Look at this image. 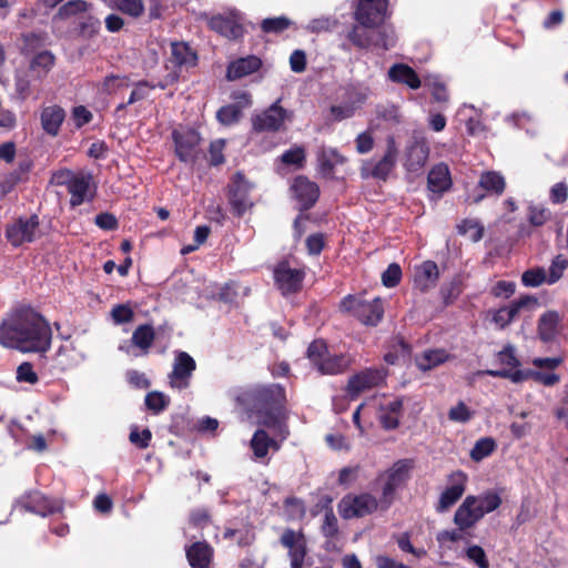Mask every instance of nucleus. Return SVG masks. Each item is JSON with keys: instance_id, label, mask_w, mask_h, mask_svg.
<instances>
[{"instance_id": "obj_24", "label": "nucleus", "mask_w": 568, "mask_h": 568, "mask_svg": "<svg viewBox=\"0 0 568 568\" xmlns=\"http://www.w3.org/2000/svg\"><path fill=\"white\" fill-rule=\"evenodd\" d=\"M347 162L346 156L335 148L321 146L316 152L317 172L325 179H333L336 165Z\"/></svg>"}, {"instance_id": "obj_27", "label": "nucleus", "mask_w": 568, "mask_h": 568, "mask_svg": "<svg viewBox=\"0 0 568 568\" xmlns=\"http://www.w3.org/2000/svg\"><path fill=\"white\" fill-rule=\"evenodd\" d=\"M439 270L434 261H424L415 267L414 286L422 293H426L437 285Z\"/></svg>"}, {"instance_id": "obj_1", "label": "nucleus", "mask_w": 568, "mask_h": 568, "mask_svg": "<svg viewBox=\"0 0 568 568\" xmlns=\"http://www.w3.org/2000/svg\"><path fill=\"white\" fill-rule=\"evenodd\" d=\"M52 331L47 320L31 308L17 311L0 325V344L23 353H45Z\"/></svg>"}, {"instance_id": "obj_39", "label": "nucleus", "mask_w": 568, "mask_h": 568, "mask_svg": "<svg viewBox=\"0 0 568 568\" xmlns=\"http://www.w3.org/2000/svg\"><path fill=\"white\" fill-rule=\"evenodd\" d=\"M374 28H365L354 24L346 33V39L356 48L368 50L372 48V34Z\"/></svg>"}, {"instance_id": "obj_11", "label": "nucleus", "mask_w": 568, "mask_h": 568, "mask_svg": "<svg viewBox=\"0 0 568 568\" xmlns=\"http://www.w3.org/2000/svg\"><path fill=\"white\" fill-rule=\"evenodd\" d=\"M58 185H65L70 197V205L77 207L88 199L87 194L92 180L91 174H75L70 170L60 171L53 175Z\"/></svg>"}, {"instance_id": "obj_37", "label": "nucleus", "mask_w": 568, "mask_h": 568, "mask_svg": "<svg viewBox=\"0 0 568 568\" xmlns=\"http://www.w3.org/2000/svg\"><path fill=\"white\" fill-rule=\"evenodd\" d=\"M478 186L485 190L487 193L499 196L506 189V181L499 172L486 171L481 173L478 181Z\"/></svg>"}, {"instance_id": "obj_50", "label": "nucleus", "mask_w": 568, "mask_h": 568, "mask_svg": "<svg viewBox=\"0 0 568 568\" xmlns=\"http://www.w3.org/2000/svg\"><path fill=\"white\" fill-rule=\"evenodd\" d=\"M396 39L394 32L387 29H373L372 47L389 50L395 47Z\"/></svg>"}, {"instance_id": "obj_41", "label": "nucleus", "mask_w": 568, "mask_h": 568, "mask_svg": "<svg viewBox=\"0 0 568 568\" xmlns=\"http://www.w3.org/2000/svg\"><path fill=\"white\" fill-rule=\"evenodd\" d=\"M464 290L463 278L460 275H455L448 283H445L440 287V296L443 303L448 306L453 304Z\"/></svg>"}, {"instance_id": "obj_4", "label": "nucleus", "mask_w": 568, "mask_h": 568, "mask_svg": "<svg viewBox=\"0 0 568 568\" xmlns=\"http://www.w3.org/2000/svg\"><path fill=\"white\" fill-rule=\"evenodd\" d=\"M197 62V52L189 43L184 41H172L170 55L164 64L165 74L159 80V88L164 90L175 84L180 80L182 72L195 68Z\"/></svg>"}, {"instance_id": "obj_62", "label": "nucleus", "mask_w": 568, "mask_h": 568, "mask_svg": "<svg viewBox=\"0 0 568 568\" xmlns=\"http://www.w3.org/2000/svg\"><path fill=\"white\" fill-rule=\"evenodd\" d=\"M16 378L19 383H28L31 385H34L39 381V376L34 372L33 365L29 362H23L18 366Z\"/></svg>"}, {"instance_id": "obj_32", "label": "nucleus", "mask_w": 568, "mask_h": 568, "mask_svg": "<svg viewBox=\"0 0 568 568\" xmlns=\"http://www.w3.org/2000/svg\"><path fill=\"white\" fill-rule=\"evenodd\" d=\"M427 185L433 193H444L452 186V178L448 165L438 163L428 172Z\"/></svg>"}, {"instance_id": "obj_18", "label": "nucleus", "mask_w": 568, "mask_h": 568, "mask_svg": "<svg viewBox=\"0 0 568 568\" xmlns=\"http://www.w3.org/2000/svg\"><path fill=\"white\" fill-rule=\"evenodd\" d=\"M448 485L440 494L436 511L444 513L454 506L464 495L468 481L467 475L463 470H456L448 475Z\"/></svg>"}, {"instance_id": "obj_17", "label": "nucleus", "mask_w": 568, "mask_h": 568, "mask_svg": "<svg viewBox=\"0 0 568 568\" xmlns=\"http://www.w3.org/2000/svg\"><path fill=\"white\" fill-rule=\"evenodd\" d=\"M388 0H358L354 18L365 28H377L386 16Z\"/></svg>"}, {"instance_id": "obj_38", "label": "nucleus", "mask_w": 568, "mask_h": 568, "mask_svg": "<svg viewBox=\"0 0 568 568\" xmlns=\"http://www.w3.org/2000/svg\"><path fill=\"white\" fill-rule=\"evenodd\" d=\"M108 6L132 19H140L145 12L143 0H110Z\"/></svg>"}, {"instance_id": "obj_55", "label": "nucleus", "mask_w": 568, "mask_h": 568, "mask_svg": "<svg viewBox=\"0 0 568 568\" xmlns=\"http://www.w3.org/2000/svg\"><path fill=\"white\" fill-rule=\"evenodd\" d=\"M239 283L235 281L226 282L220 288L217 300L225 304L236 305L239 301Z\"/></svg>"}, {"instance_id": "obj_19", "label": "nucleus", "mask_w": 568, "mask_h": 568, "mask_svg": "<svg viewBox=\"0 0 568 568\" xmlns=\"http://www.w3.org/2000/svg\"><path fill=\"white\" fill-rule=\"evenodd\" d=\"M385 379L386 371L384 368H366L348 379L347 393L351 398H356L364 390L383 385Z\"/></svg>"}, {"instance_id": "obj_36", "label": "nucleus", "mask_w": 568, "mask_h": 568, "mask_svg": "<svg viewBox=\"0 0 568 568\" xmlns=\"http://www.w3.org/2000/svg\"><path fill=\"white\" fill-rule=\"evenodd\" d=\"M155 339V331L151 324L139 325L132 333L131 343L146 355Z\"/></svg>"}, {"instance_id": "obj_57", "label": "nucleus", "mask_w": 568, "mask_h": 568, "mask_svg": "<svg viewBox=\"0 0 568 568\" xmlns=\"http://www.w3.org/2000/svg\"><path fill=\"white\" fill-rule=\"evenodd\" d=\"M170 404V399L160 392H151L145 396V406L154 414H159L164 410Z\"/></svg>"}, {"instance_id": "obj_31", "label": "nucleus", "mask_w": 568, "mask_h": 568, "mask_svg": "<svg viewBox=\"0 0 568 568\" xmlns=\"http://www.w3.org/2000/svg\"><path fill=\"white\" fill-rule=\"evenodd\" d=\"M388 79L398 84H405L409 89L417 90L422 81L417 72L405 63H395L388 70Z\"/></svg>"}, {"instance_id": "obj_5", "label": "nucleus", "mask_w": 568, "mask_h": 568, "mask_svg": "<svg viewBox=\"0 0 568 568\" xmlns=\"http://www.w3.org/2000/svg\"><path fill=\"white\" fill-rule=\"evenodd\" d=\"M306 356L311 364L322 375H338L345 373L352 365L348 354H332L324 339H314L307 347Z\"/></svg>"}, {"instance_id": "obj_15", "label": "nucleus", "mask_w": 568, "mask_h": 568, "mask_svg": "<svg viewBox=\"0 0 568 568\" xmlns=\"http://www.w3.org/2000/svg\"><path fill=\"white\" fill-rule=\"evenodd\" d=\"M280 544L287 549L291 568H303L307 556V540L303 530L284 529Z\"/></svg>"}, {"instance_id": "obj_25", "label": "nucleus", "mask_w": 568, "mask_h": 568, "mask_svg": "<svg viewBox=\"0 0 568 568\" xmlns=\"http://www.w3.org/2000/svg\"><path fill=\"white\" fill-rule=\"evenodd\" d=\"M207 26L211 30L230 40H237L243 37L244 28L235 16H213Z\"/></svg>"}, {"instance_id": "obj_47", "label": "nucleus", "mask_w": 568, "mask_h": 568, "mask_svg": "<svg viewBox=\"0 0 568 568\" xmlns=\"http://www.w3.org/2000/svg\"><path fill=\"white\" fill-rule=\"evenodd\" d=\"M241 116V106L235 104L223 105L216 112L217 121L226 126L237 123Z\"/></svg>"}, {"instance_id": "obj_21", "label": "nucleus", "mask_w": 568, "mask_h": 568, "mask_svg": "<svg viewBox=\"0 0 568 568\" xmlns=\"http://www.w3.org/2000/svg\"><path fill=\"white\" fill-rule=\"evenodd\" d=\"M293 197L302 212L311 210L320 197V186L305 175H297L291 185Z\"/></svg>"}, {"instance_id": "obj_42", "label": "nucleus", "mask_w": 568, "mask_h": 568, "mask_svg": "<svg viewBox=\"0 0 568 568\" xmlns=\"http://www.w3.org/2000/svg\"><path fill=\"white\" fill-rule=\"evenodd\" d=\"M293 22L285 16L266 18L261 22V30L264 33L280 34L287 30Z\"/></svg>"}, {"instance_id": "obj_59", "label": "nucleus", "mask_w": 568, "mask_h": 568, "mask_svg": "<svg viewBox=\"0 0 568 568\" xmlns=\"http://www.w3.org/2000/svg\"><path fill=\"white\" fill-rule=\"evenodd\" d=\"M159 88L158 83L153 84L146 80H141L135 83V88L132 90L128 104H133L138 101L144 100L149 95V91Z\"/></svg>"}, {"instance_id": "obj_28", "label": "nucleus", "mask_w": 568, "mask_h": 568, "mask_svg": "<svg viewBox=\"0 0 568 568\" xmlns=\"http://www.w3.org/2000/svg\"><path fill=\"white\" fill-rule=\"evenodd\" d=\"M185 556L192 568H209L214 558V549L205 540L195 541L186 547Z\"/></svg>"}, {"instance_id": "obj_10", "label": "nucleus", "mask_w": 568, "mask_h": 568, "mask_svg": "<svg viewBox=\"0 0 568 568\" xmlns=\"http://www.w3.org/2000/svg\"><path fill=\"white\" fill-rule=\"evenodd\" d=\"M398 148L393 135L386 138V150L383 156L375 163L365 162L361 168V175L364 179L373 178L386 181L392 171L396 168Z\"/></svg>"}, {"instance_id": "obj_64", "label": "nucleus", "mask_w": 568, "mask_h": 568, "mask_svg": "<svg viewBox=\"0 0 568 568\" xmlns=\"http://www.w3.org/2000/svg\"><path fill=\"white\" fill-rule=\"evenodd\" d=\"M402 278V268L398 264L392 263L382 274V283L386 287H395L399 284Z\"/></svg>"}, {"instance_id": "obj_51", "label": "nucleus", "mask_w": 568, "mask_h": 568, "mask_svg": "<svg viewBox=\"0 0 568 568\" xmlns=\"http://www.w3.org/2000/svg\"><path fill=\"white\" fill-rule=\"evenodd\" d=\"M91 3L85 0H70L59 8L58 16L62 19L87 12Z\"/></svg>"}, {"instance_id": "obj_43", "label": "nucleus", "mask_w": 568, "mask_h": 568, "mask_svg": "<svg viewBox=\"0 0 568 568\" xmlns=\"http://www.w3.org/2000/svg\"><path fill=\"white\" fill-rule=\"evenodd\" d=\"M457 231L460 235L469 233L473 242H479L485 233L484 226L477 221L471 219H464L458 225Z\"/></svg>"}, {"instance_id": "obj_35", "label": "nucleus", "mask_w": 568, "mask_h": 568, "mask_svg": "<svg viewBox=\"0 0 568 568\" xmlns=\"http://www.w3.org/2000/svg\"><path fill=\"white\" fill-rule=\"evenodd\" d=\"M65 118L64 110L59 105L47 106L41 112L43 130L51 136H57Z\"/></svg>"}, {"instance_id": "obj_14", "label": "nucleus", "mask_w": 568, "mask_h": 568, "mask_svg": "<svg viewBox=\"0 0 568 568\" xmlns=\"http://www.w3.org/2000/svg\"><path fill=\"white\" fill-rule=\"evenodd\" d=\"M175 156L184 163H194L197 159V148L201 143L200 133L191 128L174 129L171 133Z\"/></svg>"}, {"instance_id": "obj_6", "label": "nucleus", "mask_w": 568, "mask_h": 568, "mask_svg": "<svg viewBox=\"0 0 568 568\" xmlns=\"http://www.w3.org/2000/svg\"><path fill=\"white\" fill-rule=\"evenodd\" d=\"M339 310L355 317L366 326H376L384 316V305L379 297L367 301L364 294H348L339 302Z\"/></svg>"}, {"instance_id": "obj_45", "label": "nucleus", "mask_w": 568, "mask_h": 568, "mask_svg": "<svg viewBox=\"0 0 568 568\" xmlns=\"http://www.w3.org/2000/svg\"><path fill=\"white\" fill-rule=\"evenodd\" d=\"M223 538L225 540L235 539L239 547H248L254 542L255 534L250 529L225 528Z\"/></svg>"}, {"instance_id": "obj_2", "label": "nucleus", "mask_w": 568, "mask_h": 568, "mask_svg": "<svg viewBox=\"0 0 568 568\" xmlns=\"http://www.w3.org/2000/svg\"><path fill=\"white\" fill-rule=\"evenodd\" d=\"M501 503L500 494L497 490H486L478 496H466L454 514L453 523L456 528L438 531L436 540L439 545L468 541L473 537L471 530L476 525L486 514L498 509Z\"/></svg>"}, {"instance_id": "obj_61", "label": "nucleus", "mask_w": 568, "mask_h": 568, "mask_svg": "<svg viewBox=\"0 0 568 568\" xmlns=\"http://www.w3.org/2000/svg\"><path fill=\"white\" fill-rule=\"evenodd\" d=\"M281 160L284 164L302 168L305 162V150L302 146H295L286 150L282 154Z\"/></svg>"}, {"instance_id": "obj_44", "label": "nucleus", "mask_w": 568, "mask_h": 568, "mask_svg": "<svg viewBox=\"0 0 568 568\" xmlns=\"http://www.w3.org/2000/svg\"><path fill=\"white\" fill-rule=\"evenodd\" d=\"M496 448V443L491 437L479 438L470 450V458L474 462H480L488 457Z\"/></svg>"}, {"instance_id": "obj_29", "label": "nucleus", "mask_w": 568, "mask_h": 568, "mask_svg": "<svg viewBox=\"0 0 568 568\" xmlns=\"http://www.w3.org/2000/svg\"><path fill=\"white\" fill-rule=\"evenodd\" d=\"M429 155L428 144L423 140H414L405 151L404 166L408 172L420 170Z\"/></svg>"}, {"instance_id": "obj_9", "label": "nucleus", "mask_w": 568, "mask_h": 568, "mask_svg": "<svg viewBox=\"0 0 568 568\" xmlns=\"http://www.w3.org/2000/svg\"><path fill=\"white\" fill-rule=\"evenodd\" d=\"M378 508L379 499L369 493L346 494L337 504L338 514L345 520L369 516Z\"/></svg>"}, {"instance_id": "obj_12", "label": "nucleus", "mask_w": 568, "mask_h": 568, "mask_svg": "<svg viewBox=\"0 0 568 568\" xmlns=\"http://www.w3.org/2000/svg\"><path fill=\"white\" fill-rule=\"evenodd\" d=\"M305 275L303 267H292L288 260L280 261L273 271L274 283L283 295L300 292Z\"/></svg>"}, {"instance_id": "obj_53", "label": "nucleus", "mask_w": 568, "mask_h": 568, "mask_svg": "<svg viewBox=\"0 0 568 568\" xmlns=\"http://www.w3.org/2000/svg\"><path fill=\"white\" fill-rule=\"evenodd\" d=\"M129 78L115 74L106 75L101 83V92L108 95L115 93L121 88L129 87Z\"/></svg>"}, {"instance_id": "obj_22", "label": "nucleus", "mask_w": 568, "mask_h": 568, "mask_svg": "<svg viewBox=\"0 0 568 568\" xmlns=\"http://www.w3.org/2000/svg\"><path fill=\"white\" fill-rule=\"evenodd\" d=\"M286 119V110L278 104V101L270 108L252 118V128L255 132H276Z\"/></svg>"}, {"instance_id": "obj_8", "label": "nucleus", "mask_w": 568, "mask_h": 568, "mask_svg": "<svg viewBox=\"0 0 568 568\" xmlns=\"http://www.w3.org/2000/svg\"><path fill=\"white\" fill-rule=\"evenodd\" d=\"M254 184L241 172H235L227 184L226 195L234 216L242 217L254 206L251 192Z\"/></svg>"}, {"instance_id": "obj_52", "label": "nucleus", "mask_w": 568, "mask_h": 568, "mask_svg": "<svg viewBox=\"0 0 568 568\" xmlns=\"http://www.w3.org/2000/svg\"><path fill=\"white\" fill-rule=\"evenodd\" d=\"M521 283L526 287H538L547 283L546 271L542 267L529 268L523 273Z\"/></svg>"}, {"instance_id": "obj_26", "label": "nucleus", "mask_w": 568, "mask_h": 568, "mask_svg": "<svg viewBox=\"0 0 568 568\" xmlns=\"http://www.w3.org/2000/svg\"><path fill=\"white\" fill-rule=\"evenodd\" d=\"M537 303L538 301L534 296H521L518 300L513 301L508 306L497 310L493 315V322L503 329L517 317L523 307L537 305Z\"/></svg>"}, {"instance_id": "obj_60", "label": "nucleus", "mask_w": 568, "mask_h": 568, "mask_svg": "<svg viewBox=\"0 0 568 568\" xmlns=\"http://www.w3.org/2000/svg\"><path fill=\"white\" fill-rule=\"evenodd\" d=\"M474 413L463 400H459L457 405L453 406L448 412L449 420L456 423H467L471 419Z\"/></svg>"}, {"instance_id": "obj_23", "label": "nucleus", "mask_w": 568, "mask_h": 568, "mask_svg": "<svg viewBox=\"0 0 568 568\" xmlns=\"http://www.w3.org/2000/svg\"><path fill=\"white\" fill-rule=\"evenodd\" d=\"M196 368L194 358L186 352H179L175 356L173 369L170 377L172 387L185 388L189 386V379Z\"/></svg>"}, {"instance_id": "obj_40", "label": "nucleus", "mask_w": 568, "mask_h": 568, "mask_svg": "<svg viewBox=\"0 0 568 568\" xmlns=\"http://www.w3.org/2000/svg\"><path fill=\"white\" fill-rule=\"evenodd\" d=\"M272 444L271 437L266 430L256 429L251 438L250 446L256 459H263L267 456L270 445Z\"/></svg>"}, {"instance_id": "obj_7", "label": "nucleus", "mask_w": 568, "mask_h": 568, "mask_svg": "<svg viewBox=\"0 0 568 568\" xmlns=\"http://www.w3.org/2000/svg\"><path fill=\"white\" fill-rule=\"evenodd\" d=\"M415 467L412 458H404L395 462L384 475V484L379 498L381 509L387 510L396 499L397 489L404 487Z\"/></svg>"}, {"instance_id": "obj_48", "label": "nucleus", "mask_w": 568, "mask_h": 568, "mask_svg": "<svg viewBox=\"0 0 568 568\" xmlns=\"http://www.w3.org/2000/svg\"><path fill=\"white\" fill-rule=\"evenodd\" d=\"M189 524L193 528L204 529L212 524V514L206 507L194 508L190 511Z\"/></svg>"}, {"instance_id": "obj_58", "label": "nucleus", "mask_w": 568, "mask_h": 568, "mask_svg": "<svg viewBox=\"0 0 568 568\" xmlns=\"http://www.w3.org/2000/svg\"><path fill=\"white\" fill-rule=\"evenodd\" d=\"M321 531L324 537L333 539L338 535V521L333 509H329L324 515V520L321 526Z\"/></svg>"}, {"instance_id": "obj_54", "label": "nucleus", "mask_w": 568, "mask_h": 568, "mask_svg": "<svg viewBox=\"0 0 568 568\" xmlns=\"http://www.w3.org/2000/svg\"><path fill=\"white\" fill-rule=\"evenodd\" d=\"M497 359L500 365L507 367L506 369L509 371H517L520 366V361L516 356L515 347L510 344H507L497 353Z\"/></svg>"}, {"instance_id": "obj_56", "label": "nucleus", "mask_w": 568, "mask_h": 568, "mask_svg": "<svg viewBox=\"0 0 568 568\" xmlns=\"http://www.w3.org/2000/svg\"><path fill=\"white\" fill-rule=\"evenodd\" d=\"M551 217L550 211L542 205H529L527 219L532 226H542Z\"/></svg>"}, {"instance_id": "obj_34", "label": "nucleus", "mask_w": 568, "mask_h": 568, "mask_svg": "<svg viewBox=\"0 0 568 568\" xmlns=\"http://www.w3.org/2000/svg\"><path fill=\"white\" fill-rule=\"evenodd\" d=\"M560 322L561 318L557 311L545 312L538 320L537 332L539 338L545 343L552 342L558 334Z\"/></svg>"}, {"instance_id": "obj_49", "label": "nucleus", "mask_w": 568, "mask_h": 568, "mask_svg": "<svg viewBox=\"0 0 568 568\" xmlns=\"http://www.w3.org/2000/svg\"><path fill=\"white\" fill-rule=\"evenodd\" d=\"M568 267V260L564 255H556L548 270L547 284L552 285L557 283L564 275V272Z\"/></svg>"}, {"instance_id": "obj_63", "label": "nucleus", "mask_w": 568, "mask_h": 568, "mask_svg": "<svg viewBox=\"0 0 568 568\" xmlns=\"http://www.w3.org/2000/svg\"><path fill=\"white\" fill-rule=\"evenodd\" d=\"M224 148L225 141L223 139L214 140L210 143V165L219 166L225 162V158L223 154Z\"/></svg>"}, {"instance_id": "obj_46", "label": "nucleus", "mask_w": 568, "mask_h": 568, "mask_svg": "<svg viewBox=\"0 0 568 568\" xmlns=\"http://www.w3.org/2000/svg\"><path fill=\"white\" fill-rule=\"evenodd\" d=\"M100 29L101 21L93 16H87L79 22L78 34L82 39L90 40L99 34Z\"/></svg>"}, {"instance_id": "obj_30", "label": "nucleus", "mask_w": 568, "mask_h": 568, "mask_svg": "<svg viewBox=\"0 0 568 568\" xmlns=\"http://www.w3.org/2000/svg\"><path fill=\"white\" fill-rule=\"evenodd\" d=\"M262 60L256 55H247L231 62L226 70V78L231 81L242 79L260 70Z\"/></svg>"}, {"instance_id": "obj_33", "label": "nucleus", "mask_w": 568, "mask_h": 568, "mask_svg": "<svg viewBox=\"0 0 568 568\" xmlns=\"http://www.w3.org/2000/svg\"><path fill=\"white\" fill-rule=\"evenodd\" d=\"M55 65V55L50 50H43L33 55L29 62V71L33 79L42 81Z\"/></svg>"}, {"instance_id": "obj_3", "label": "nucleus", "mask_w": 568, "mask_h": 568, "mask_svg": "<svg viewBox=\"0 0 568 568\" xmlns=\"http://www.w3.org/2000/svg\"><path fill=\"white\" fill-rule=\"evenodd\" d=\"M235 402L254 416L258 425L275 428L285 409L286 390L280 384L253 385L239 390Z\"/></svg>"}, {"instance_id": "obj_20", "label": "nucleus", "mask_w": 568, "mask_h": 568, "mask_svg": "<svg viewBox=\"0 0 568 568\" xmlns=\"http://www.w3.org/2000/svg\"><path fill=\"white\" fill-rule=\"evenodd\" d=\"M486 375L491 377H499V378H508L513 383H521L527 379H534L537 383H540L545 386H554L556 385L560 377L558 374L555 373H544L539 371H509V369H487L485 372Z\"/></svg>"}, {"instance_id": "obj_13", "label": "nucleus", "mask_w": 568, "mask_h": 568, "mask_svg": "<svg viewBox=\"0 0 568 568\" xmlns=\"http://www.w3.org/2000/svg\"><path fill=\"white\" fill-rule=\"evenodd\" d=\"M19 505L23 510L41 517L63 514L64 510L63 499L48 497L38 490L30 491L21 496Z\"/></svg>"}, {"instance_id": "obj_16", "label": "nucleus", "mask_w": 568, "mask_h": 568, "mask_svg": "<svg viewBox=\"0 0 568 568\" xmlns=\"http://www.w3.org/2000/svg\"><path fill=\"white\" fill-rule=\"evenodd\" d=\"M39 225L40 223L37 214H32L28 219L19 217L12 224L7 226L6 237L14 247H19L24 243H31L37 239Z\"/></svg>"}]
</instances>
